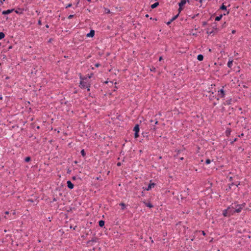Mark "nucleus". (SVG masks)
<instances>
[{
	"label": "nucleus",
	"instance_id": "obj_12",
	"mask_svg": "<svg viewBox=\"0 0 251 251\" xmlns=\"http://www.w3.org/2000/svg\"><path fill=\"white\" fill-rule=\"evenodd\" d=\"M95 35V30L91 29L89 33L86 35L87 37H93Z\"/></svg>",
	"mask_w": 251,
	"mask_h": 251
},
{
	"label": "nucleus",
	"instance_id": "obj_39",
	"mask_svg": "<svg viewBox=\"0 0 251 251\" xmlns=\"http://www.w3.org/2000/svg\"><path fill=\"white\" fill-rule=\"evenodd\" d=\"M71 172H72L71 170H70L69 168L67 169V174H70Z\"/></svg>",
	"mask_w": 251,
	"mask_h": 251
},
{
	"label": "nucleus",
	"instance_id": "obj_15",
	"mask_svg": "<svg viewBox=\"0 0 251 251\" xmlns=\"http://www.w3.org/2000/svg\"><path fill=\"white\" fill-rule=\"evenodd\" d=\"M231 128H227L226 131H225V134H226V135L227 137H228L230 135V133H231Z\"/></svg>",
	"mask_w": 251,
	"mask_h": 251
},
{
	"label": "nucleus",
	"instance_id": "obj_59",
	"mask_svg": "<svg viewBox=\"0 0 251 251\" xmlns=\"http://www.w3.org/2000/svg\"><path fill=\"white\" fill-rule=\"evenodd\" d=\"M66 70H67L66 71H64V73H65V74H67L68 73V71L69 70V68H66Z\"/></svg>",
	"mask_w": 251,
	"mask_h": 251
},
{
	"label": "nucleus",
	"instance_id": "obj_50",
	"mask_svg": "<svg viewBox=\"0 0 251 251\" xmlns=\"http://www.w3.org/2000/svg\"><path fill=\"white\" fill-rule=\"evenodd\" d=\"M240 183H241L240 181H238V182H237V183H236V184L235 183V185H236V186L238 187V186L240 185Z\"/></svg>",
	"mask_w": 251,
	"mask_h": 251
},
{
	"label": "nucleus",
	"instance_id": "obj_35",
	"mask_svg": "<svg viewBox=\"0 0 251 251\" xmlns=\"http://www.w3.org/2000/svg\"><path fill=\"white\" fill-rule=\"evenodd\" d=\"M148 133L147 132H142V135L144 136V137H148Z\"/></svg>",
	"mask_w": 251,
	"mask_h": 251
},
{
	"label": "nucleus",
	"instance_id": "obj_42",
	"mask_svg": "<svg viewBox=\"0 0 251 251\" xmlns=\"http://www.w3.org/2000/svg\"><path fill=\"white\" fill-rule=\"evenodd\" d=\"M88 67V65H83V66L82 67V69H83L84 70H85L86 69H87V68Z\"/></svg>",
	"mask_w": 251,
	"mask_h": 251
},
{
	"label": "nucleus",
	"instance_id": "obj_34",
	"mask_svg": "<svg viewBox=\"0 0 251 251\" xmlns=\"http://www.w3.org/2000/svg\"><path fill=\"white\" fill-rule=\"evenodd\" d=\"M231 189V187L228 185V187L226 189V192H229Z\"/></svg>",
	"mask_w": 251,
	"mask_h": 251
},
{
	"label": "nucleus",
	"instance_id": "obj_45",
	"mask_svg": "<svg viewBox=\"0 0 251 251\" xmlns=\"http://www.w3.org/2000/svg\"><path fill=\"white\" fill-rule=\"evenodd\" d=\"M105 12L106 13H109L110 12V11L108 9H105Z\"/></svg>",
	"mask_w": 251,
	"mask_h": 251
},
{
	"label": "nucleus",
	"instance_id": "obj_5",
	"mask_svg": "<svg viewBox=\"0 0 251 251\" xmlns=\"http://www.w3.org/2000/svg\"><path fill=\"white\" fill-rule=\"evenodd\" d=\"M156 185V184L154 182H152V180H150V183L147 187V189L149 191L151 190L152 188H154Z\"/></svg>",
	"mask_w": 251,
	"mask_h": 251
},
{
	"label": "nucleus",
	"instance_id": "obj_16",
	"mask_svg": "<svg viewBox=\"0 0 251 251\" xmlns=\"http://www.w3.org/2000/svg\"><path fill=\"white\" fill-rule=\"evenodd\" d=\"M104 224H105L104 221L101 220L99 221V226L100 227H103L104 226Z\"/></svg>",
	"mask_w": 251,
	"mask_h": 251
},
{
	"label": "nucleus",
	"instance_id": "obj_62",
	"mask_svg": "<svg viewBox=\"0 0 251 251\" xmlns=\"http://www.w3.org/2000/svg\"><path fill=\"white\" fill-rule=\"evenodd\" d=\"M143 189L144 191H149L148 189H147V187H143Z\"/></svg>",
	"mask_w": 251,
	"mask_h": 251
},
{
	"label": "nucleus",
	"instance_id": "obj_1",
	"mask_svg": "<svg viewBox=\"0 0 251 251\" xmlns=\"http://www.w3.org/2000/svg\"><path fill=\"white\" fill-rule=\"evenodd\" d=\"M78 75L80 79L79 87L81 89H85V87H87V86H88L89 84V83L87 82L88 80H87V77H83V75H82L80 73L78 74Z\"/></svg>",
	"mask_w": 251,
	"mask_h": 251
},
{
	"label": "nucleus",
	"instance_id": "obj_19",
	"mask_svg": "<svg viewBox=\"0 0 251 251\" xmlns=\"http://www.w3.org/2000/svg\"><path fill=\"white\" fill-rule=\"evenodd\" d=\"M31 160V158L30 156H26V157L24 159V161L25 162H30V161Z\"/></svg>",
	"mask_w": 251,
	"mask_h": 251
},
{
	"label": "nucleus",
	"instance_id": "obj_33",
	"mask_svg": "<svg viewBox=\"0 0 251 251\" xmlns=\"http://www.w3.org/2000/svg\"><path fill=\"white\" fill-rule=\"evenodd\" d=\"M134 136L135 138H137L138 137H139V132H134Z\"/></svg>",
	"mask_w": 251,
	"mask_h": 251
},
{
	"label": "nucleus",
	"instance_id": "obj_10",
	"mask_svg": "<svg viewBox=\"0 0 251 251\" xmlns=\"http://www.w3.org/2000/svg\"><path fill=\"white\" fill-rule=\"evenodd\" d=\"M14 10V9H8L7 10H4L2 12L3 15H7L12 13Z\"/></svg>",
	"mask_w": 251,
	"mask_h": 251
},
{
	"label": "nucleus",
	"instance_id": "obj_27",
	"mask_svg": "<svg viewBox=\"0 0 251 251\" xmlns=\"http://www.w3.org/2000/svg\"><path fill=\"white\" fill-rule=\"evenodd\" d=\"M80 153L83 157H85L86 156V152L84 149H82L81 150Z\"/></svg>",
	"mask_w": 251,
	"mask_h": 251
},
{
	"label": "nucleus",
	"instance_id": "obj_60",
	"mask_svg": "<svg viewBox=\"0 0 251 251\" xmlns=\"http://www.w3.org/2000/svg\"><path fill=\"white\" fill-rule=\"evenodd\" d=\"M72 179H73V180H76V176H73L72 177Z\"/></svg>",
	"mask_w": 251,
	"mask_h": 251
},
{
	"label": "nucleus",
	"instance_id": "obj_9",
	"mask_svg": "<svg viewBox=\"0 0 251 251\" xmlns=\"http://www.w3.org/2000/svg\"><path fill=\"white\" fill-rule=\"evenodd\" d=\"M222 214L225 217H230V216L228 213V211L227 210V208L226 209H225L223 211Z\"/></svg>",
	"mask_w": 251,
	"mask_h": 251
},
{
	"label": "nucleus",
	"instance_id": "obj_28",
	"mask_svg": "<svg viewBox=\"0 0 251 251\" xmlns=\"http://www.w3.org/2000/svg\"><path fill=\"white\" fill-rule=\"evenodd\" d=\"M220 9L223 10H227L226 6L224 3L220 6Z\"/></svg>",
	"mask_w": 251,
	"mask_h": 251
},
{
	"label": "nucleus",
	"instance_id": "obj_32",
	"mask_svg": "<svg viewBox=\"0 0 251 251\" xmlns=\"http://www.w3.org/2000/svg\"><path fill=\"white\" fill-rule=\"evenodd\" d=\"M211 160L209 158H207L206 159L205 163L206 165H208L211 163Z\"/></svg>",
	"mask_w": 251,
	"mask_h": 251
},
{
	"label": "nucleus",
	"instance_id": "obj_43",
	"mask_svg": "<svg viewBox=\"0 0 251 251\" xmlns=\"http://www.w3.org/2000/svg\"><path fill=\"white\" fill-rule=\"evenodd\" d=\"M215 33V31L214 30H212L211 31L208 32L207 31V33L209 34H214Z\"/></svg>",
	"mask_w": 251,
	"mask_h": 251
},
{
	"label": "nucleus",
	"instance_id": "obj_14",
	"mask_svg": "<svg viewBox=\"0 0 251 251\" xmlns=\"http://www.w3.org/2000/svg\"><path fill=\"white\" fill-rule=\"evenodd\" d=\"M234 211L236 212V213H240L242 209V208L240 206H237V205H235V207H234Z\"/></svg>",
	"mask_w": 251,
	"mask_h": 251
},
{
	"label": "nucleus",
	"instance_id": "obj_48",
	"mask_svg": "<svg viewBox=\"0 0 251 251\" xmlns=\"http://www.w3.org/2000/svg\"><path fill=\"white\" fill-rule=\"evenodd\" d=\"M101 65V64H95V66L97 68L99 67Z\"/></svg>",
	"mask_w": 251,
	"mask_h": 251
},
{
	"label": "nucleus",
	"instance_id": "obj_18",
	"mask_svg": "<svg viewBox=\"0 0 251 251\" xmlns=\"http://www.w3.org/2000/svg\"><path fill=\"white\" fill-rule=\"evenodd\" d=\"M119 205L121 206V209L122 210H124L126 207V205L124 202H121L119 203Z\"/></svg>",
	"mask_w": 251,
	"mask_h": 251
},
{
	"label": "nucleus",
	"instance_id": "obj_7",
	"mask_svg": "<svg viewBox=\"0 0 251 251\" xmlns=\"http://www.w3.org/2000/svg\"><path fill=\"white\" fill-rule=\"evenodd\" d=\"M151 72H157L158 74L160 73V71L158 70V67L156 68L153 66H149Z\"/></svg>",
	"mask_w": 251,
	"mask_h": 251
},
{
	"label": "nucleus",
	"instance_id": "obj_26",
	"mask_svg": "<svg viewBox=\"0 0 251 251\" xmlns=\"http://www.w3.org/2000/svg\"><path fill=\"white\" fill-rule=\"evenodd\" d=\"M222 17H223V15L221 14L220 15H219L218 16H217L215 18V20L216 21H219L222 19Z\"/></svg>",
	"mask_w": 251,
	"mask_h": 251
},
{
	"label": "nucleus",
	"instance_id": "obj_22",
	"mask_svg": "<svg viewBox=\"0 0 251 251\" xmlns=\"http://www.w3.org/2000/svg\"><path fill=\"white\" fill-rule=\"evenodd\" d=\"M197 232H201V234L203 236H205L206 235V233L203 230H196L195 232H194V233H196Z\"/></svg>",
	"mask_w": 251,
	"mask_h": 251
},
{
	"label": "nucleus",
	"instance_id": "obj_44",
	"mask_svg": "<svg viewBox=\"0 0 251 251\" xmlns=\"http://www.w3.org/2000/svg\"><path fill=\"white\" fill-rule=\"evenodd\" d=\"M58 199L57 198L53 197L52 199V201L51 202L56 201Z\"/></svg>",
	"mask_w": 251,
	"mask_h": 251
},
{
	"label": "nucleus",
	"instance_id": "obj_6",
	"mask_svg": "<svg viewBox=\"0 0 251 251\" xmlns=\"http://www.w3.org/2000/svg\"><path fill=\"white\" fill-rule=\"evenodd\" d=\"M67 186L70 189H72L74 187V184L70 180L67 181Z\"/></svg>",
	"mask_w": 251,
	"mask_h": 251
},
{
	"label": "nucleus",
	"instance_id": "obj_49",
	"mask_svg": "<svg viewBox=\"0 0 251 251\" xmlns=\"http://www.w3.org/2000/svg\"><path fill=\"white\" fill-rule=\"evenodd\" d=\"M228 185H229L231 187V186L235 185V183L233 182H232L231 183L228 184Z\"/></svg>",
	"mask_w": 251,
	"mask_h": 251
},
{
	"label": "nucleus",
	"instance_id": "obj_21",
	"mask_svg": "<svg viewBox=\"0 0 251 251\" xmlns=\"http://www.w3.org/2000/svg\"><path fill=\"white\" fill-rule=\"evenodd\" d=\"M158 5H159V2H156L154 3H153V4H152L151 7L152 9H154V8H156V7H157L158 6Z\"/></svg>",
	"mask_w": 251,
	"mask_h": 251
},
{
	"label": "nucleus",
	"instance_id": "obj_37",
	"mask_svg": "<svg viewBox=\"0 0 251 251\" xmlns=\"http://www.w3.org/2000/svg\"><path fill=\"white\" fill-rule=\"evenodd\" d=\"M227 65L228 68L232 69V67L233 66L234 64H227Z\"/></svg>",
	"mask_w": 251,
	"mask_h": 251
},
{
	"label": "nucleus",
	"instance_id": "obj_64",
	"mask_svg": "<svg viewBox=\"0 0 251 251\" xmlns=\"http://www.w3.org/2000/svg\"><path fill=\"white\" fill-rule=\"evenodd\" d=\"M48 219L49 221L50 222L51 221V220L52 219V217H49L48 218Z\"/></svg>",
	"mask_w": 251,
	"mask_h": 251
},
{
	"label": "nucleus",
	"instance_id": "obj_2",
	"mask_svg": "<svg viewBox=\"0 0 251 251\" xmlns=\"http://www.w3.org/2000/svg\"><path fill=\"white\" fill-rule=\"evenodd\" d=\"M99 239L96 236V233H95L94 234V236L92 238L91 240H88L86 242V246L87 247L92 246L94 245V243H97L99 242Z\"/></svg>",
	"mask_w": 251,
	"mask_h": 251
},
{
	"label": "nucleus",
	"instance_id": "obj_17",
	"mask_svg": "<svg viewBox=\"0 0 251 251\" xmlns=\"http://www.w3.org/2000/svg\"><path fill=\"white\" fill-rule=\"evenodd\" d=\"M231 101H232V99L230 98L229 99H228L227 100H226L225 101H224L223 102V104L224 105H229L231 103Z\"/></svg>",
	"mask_w": 251,
	"mask_h": 251
},
{
	"label": "nucleus",
	"instance_id": "obj_20",
	"mask_svg": "<svg viewBox=\"0 0 251 251\" xmlns=\"http://www.w3.org/2000/svg\"><path fill=\"white\" fill-rule=\"evenodd\" d=\"M197 59L200 61H202L203 59V56L202 54H199L197 56Z\"/></svg>",
	"mask_w": 251,
	"mask_h": 251
},
{
	"label": "nucleus",
	"instance_id": "obj_8",
	"mask_svg": "<svg viewBox=\"0 0 251 251\" xmlns=\"http://www.w3.org/2000/svg\"><path fill=\"white\" fill-rule=\"evenodd\" d=\"M145 205L150 208L153 207V205L151 202H146L145 201H142Z\"/></svg>",
	"mask_w": 251,
	"mask_h": 251
},
{
	"label": "nucleus",
	"instance_id": "obj_54",
	"mask_svg": "<svg viewBox=\"0 0 251 251\" xmlns=\"http://www.w3.org/2000/svg\"><path fill=\"white\" fill-rule=\"evenodd\" d=\"M121 164H121V162H118V163H117V166H118V167H120V166H121Z\"/></svg>",
	"mask_w": 251,
	"mask_h": 251
},
{
	"label": "nucleus",
	"instance_id": "obj_63",
	"mask_svg": "<svg viewBox=\"0 0 251 251\" xmlns=\"http://www.w3.org/2000/svg\"><path fill=\"white\" fill-rule=\"evenodd\" d=\"M38 25H42V22H41V21L40 20H39L38 22Z\"/></svg>",
	"mask_w": 251,
	"mask_h": 251
},
{
	"label": "nucleus",
	"instance_id": "obj_30",
	"mask_svg": "<svg viewBox=\"0 0 251 251\" xmlns=\"http://www.w3.org/2000/svg\"><path fill=\"white\" fill-rule=\"evenodd\" d=\"M179 16V13L173 17L170 20L171 22H173L174 20H175Z\"/></svg>",
	"mask_w": 251,
	"mask_h": 251
},
{
	"label": "nucleus",
	"instance_id": "obj_61",
	"mask_svg": "<svg viewBox=\"0 0 251 251\" xmlns=\"http://www.w3.org/2000/svg\"><path fill=\"white\" fill-rule=\"evenodd\" d=\"M226 22H224V24L222 25V27H225L226 26Z\"/></svg>",
	"mask_w": 251,
	"mask_h": 251
},
{
	"label": "nucleus",
	"instance_id": "obj_3",
	"mask_svg": "<svg viewBox=\"0 0 251 251\" xmlns=\"http://www.w3.org/2000/svg\"><path fill=\"white\" fill-rule=\"evenodd\" d=\"M225 95H226L225 91L224 90V87H223V88H222L218 91V98H217L216 99L217 100H219V98H224Z\"/></svg>",
	"mask_w": 251,
	"mask_h": 251
},
{
	"label": "nucleus",
	"instance_id": "obj_41",
	"mask_svg": "<svg viewBox=\"0 0 251 251\" xmlns=\"http://www.w3.org/2000/svg\"><path fill=\"white\" fill-rule=\"evenodd\" d=\"M36 72H37V70H35V69L34 68V71L33 70H31V74H36Z\"/></svg>",
	"mask_w": 251,
	"mask_h": 251
},
{
	"label": "nucleus",
	"instance_id": "obj_29",
	"mask_svg": "<svg viewBox=\"0 0 251 251\" xmlns=\"http://www.w3.org/2000/svg\"><path fill=\"white\" fill-rule=\"evenodd\" d=\"M175 151L176 152V154L174 156L176 157V156H177L178 155V154H180L182 150H176Z\"/></svg>",
	"mask_w": 251,
	"mask_h": 251
},
{
	"label": "nucleus",
	"instance_id": "obj_4",
	"mask_svg": "<svg viewBox=\"0 0 251 251\" xmlns=\"http://www.w3.org/2000/svg\"><path fill=\"white\" fill-rule=\"evenodd\" d=\"M233 204V203H232L231 205L227 207V210L228 211V213L230 217L236 213V212L234 211V207L232 206Z\"/></svg>",
	"mask_w": 251,
	"mask_h": 251
},
{
	"label": "nucleus",
	"instance_id": "obj_31",
	"mask_svg": "<svg viewBox=\"0 0 251 251\" xmlns=\"http://www.w3.org/2000/svg\"><path fill=\"white\" fill-rule=\"evenodd\" d=\"M5 36V34L3 32H0V40H1L3 39Z\"/></svg>",
	"mask_w": 251,
	"mask_h": 251
},
{
	"label": "nucleus",
	"instance_id": "obj_36",
	"mask_svg": "<svg viewBox=\"0 0 251 251\" xmlns=\"http://www.w3.org/2000/svg\"><path fill=\"white\" fill-rule=\"evenodd\" d=\"M85 88H87V91H90V84L89 83L88 84V86H87V87H85Z\"/></svg>",
	"mask_w": 251,
	"mask_h": 251
},
{
	"label": "nucleus",
	"instance_id": "obj_11",
	"mask_svg": "<svg viewBox=\"0 0 251 251\" xmlns=\"http://www.w3.org/2000/svg\"><path fill=\"white\" fill-rule=\"evenodd\" d=\"M133 130L134 132H139L140 131V126L139 124H136L134 126Z\"/></svg>",
	"mask_w": 251,
	"mask_h": 251
},
{
	"label": "nucleus",
	"instance_id": "obj_46",
	"mask_svg": "<svg viewBox=\"0 0 251 251\" xmlns=\"http://www.w3.org/2000/svg\"><path fill=\"white\" fill-rule=\"evenodd\" d=\"M72 4L71 3H69L66 6V8H69V7H70L72 6Z\"/></svg>",
	"mask_w": 251,
	"mask_h": 251
},
{
	"label": "nucleus",
	"instance_id": "obj_56",
	"mask_svg": "<svg viewBox=\"0 0 251 251\" xmlns=\"http://www.w3.org/2000/svg\"><path fill=\"white\" fill-rule=\"evenodd\" d=\"M232 180H233V177L232 176H230L229 177V181H232Z\"/></svg>",
	"mask_w": 251,
	"mask_h": 251
},
{
	"label": "nucleus",
	"instance_id": "obj_23",
	"mask_svg": "<svg viewBox=\"0 0 251 251\" xmlns=\"http://www.w3.org/2000/svg\"><path fill=\"white\" fill-rule=\"evenodd\" d=\"M15 12L17 13V14H22L23 12V9H18V10H15Z\"/></svg>",
	"mask_w": 251,
	"mask_h": 251
},
{
	"label": "nucleus",
	"instance_id": "obj_53",
	"mask_svg": "<svg viewBox=\"0 0 251 251\" xmlns=\"http://www.w3.org/2000/svg\"><path fill=\"white\" fill-rule=\"evenodd\" d=\"M182 10V7H179V8H178L179 13H180L181 11Z\"/></svg>",
	"mask_w": 251,
	"mask_h": 251
},
{
	"label": "nucleus",
	"instance_id": "obj_58",
	"mask_svg": "<svg viewBox=\"0 0 251 251\" xmlns=\"http://www.w3.org/2000/svg\"><path fill=\"white\" fill-rule=\"evenodd\" d=\"M239 68H240V67H238L237 70H234V71H236V72H240Z\"/></svg>",
	"mask_w": 251,
	"mask_h": 251
},
{
	"label": "nucleus",
	"instance_id": "obj_57",
	"mask_svg": "<svg viewBox=\"0 0 251 251\" xmlns=\"http://www.w3.org/2000/svg\"><path fill=\"white\" fill-rule=\"evenodd\" d=\"M141 195L142 197H144L145 196V193L144 192V191H142L141 192Z\"/></svg>",
	"mask_w": 251,
	"mask_h": 251
},
{
	"label": "nucleus",
	"instance_id": "obj_38",
	"mask_svg": "<svg viewBox=\"0 0 251 251\" xmlns=\"http://www.w3.org/2000/svg\"><path fill=\"white\" fill-rule=\"evenodd\" d=\"M109 82L110 83V84L112 85L113 84V81H108V80H106L104 82V83L105 84H108Z\"/></svg>",
	"mask_w": 251,
	"mask_h": 251
},
{
	"label": "nucleus",
	"instance_id": "obj_52",
	"mask_svg": "<svg viewBox=\"0 0 251 251\" xmlns=\"http://www.w3.org/2000/svg\"><path fill=\"white\" fill-rule=\"evenodd\" d=\"M202 24L203 26H205L207 25V22H202Z\"/></svg>",
	"mask_w": 251,
	"mask_h": 251
},
{
	"label": "nucleus",
	"instance_id": "obj_55",
	"mask_svg": "<svg viewBox=\"0 0 251 251\" xmlns=\"http://www.w3.org/2000/svg\"><path fill=\"white\" fill-rule=\"evenodd\" d=\"M221 112H223L225 110V108L224 107H222V108H221Z\"/></svg>",
	"mask_w": 251,
	"mask_h": 251
},
{
	"label": "nucleus",
	"instance_id": "obj_13",
	"mask_svg": "<svg viewBox=\"0 0 251 251\" xmlns=\"http://www.w3.org/2000/svg\"><path fill=\"white\" fill-rule=\"evenodd\" d=\"M189 2V0H181L180 2L178 3V5L179 7H182L184 5H185L186 2Z\"/></svg>",
	"mask_w": 251,
	"mask_h": 251
},
{
	"label": "nucleus",
	"instance_id": "obj_47",
	"mask_svg": "<svg viewBox=\"0 0 251 251\" xmlns=\"http://www.w3.org/2000/svg\"><path fill=\"white\" fill-rule=\"evenodd\" d=\"M195 238V235H193L192 236V238H191V241H193Z\"/></svg>",
	"mask_w": 251,
	"mask_h": 251
},
{
	"label": "nucleus",
	"instance_id": "obj_40",
	"mask_svg": "<svg viewBox=\"0 0 251 251\" xmlns=\"http://www.w3.org/2000/svg\"><path fill=\"white\" fill-rule=\"evenodd\" d=\"M213 30L216 32H218V30L217 29V28L216 27V26L215 25V26H213Z\"/></svg>",
	"mask_w": 251,
	"mask_h": 251
},
{
	"label": "nucleus",
	"instance_id": "obj_24",
	"mask_svg": "<svg viewBox=\"0 0 251 251\" xmlns=\"http://www.w3.org/2000/svg\"><path fill=\"white\" fill-rule=\"evenodd\" d=\"M246 205V203L245 202H243V203L242 204H237V206H240V207L242 208V209H243V208H244Z\"/></svg>",
	"mask_w": 251,
	"mask_h": 251
},
{
	"label": "nucleus",
	"instance_id": "obj_25",
	"mask_svg": "<svg viewBox=\"0 0 251 251\" xmlns=\"http://www.w3.org/2000/svg\"><path fill=\"white\" fill-rule=\"evenodd\" d=\"M93 75V73H91V74H87V75H83V77H87V80H88V78H91L92 76Z\"/></svg>",
	"mask_w": 251,
	"mask_h": 251
},
{
	"label": "nucleus",
	"instance_id": "obj_51",
	"mask_svg": "<svg viewBox=\"0 0 251 251\" xmlns=\"http://www.w3.org/2000/svg\"><path fill=\"white\" fill-rule=\"evenodd\" d=\"M74 17V15H70L68 16V19H72Z\"/></svg>",
	"mask_w": 251,
	"mask_h": 251
}]
</instances>
